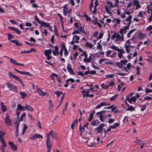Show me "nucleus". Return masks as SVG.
Wrapping results in <instances>:
<instances>
[{
	"label": "nucleus",
	"mask_w": 152,
	"mask_h": 152,
	"mask_svg": "<svg viewBox=\"0 0 152 152\" xmlns=\"http://www.w3.org/2000/svg\"><path fill=\"white\" fill-rule=\"evenodd\" d=\"M116 38V42L117 43H119L121 41H122L124 40L123 35H120L116 33L115 31H114L113 34L111 36V39H113Z\"/></svg>",
	"instance_id": "nucleus-1"
},
{
	"label": "nucleus",
	"mask_w": 152,
	"mask_h": 152,
	"mask_svg": "<svg viewBox=\"0 0 152 152\" xmlns=\"http://www.w3.org/2000/svg\"><path fill=\"white\" fill-rule=\"evenodd\" d=\"M106 112V111L105 110H102L97 112L96 114V115H99V119L102 122H104L107 118V115L105 114Z\"/></svg>",
	"instance_id": "nucleus-2"
},
{
	"label": "nucleus",
	"mask_w": 152,
	"mask_h": 152,
	"mask_svg": "<svg viewBox=\"0 0 152 152\" xmlns=\"http://www.w3.org/2000/svg\"><path fill=\"white\" fill-rule=\"evenodd\" d=\"M127 62L128 61L126 60H122L120 62H117L116 64L118 67L122 68L124 67V66H125Z\"/></svg>",
	"instance_id": "nucleus-3"
},
{
	"label": "nucleus",
	"mask_w": 152,
	"mask_h": 152,
	"mask_svg": "<svg viewBox=\"0 0 152 152\" xmlns=\"http://www.w3.org/2000/svg\"><path fill=\"white\" fill-rule=\"evenodd\" d=\"M7 86L8 88H10L12 91L16 92H18L17 88L16 86L10 83H8Z\"/></svg>",
	"instance_id": "nucleus-4"
},
{
	"label": "nucleus",
	"mask_w": 152,
	"mask_h": 152,
	"mask_svg": "<svg viewBox=\"0 0 152 152\" xmlns=\"http://www.w3.org/2000/svg\"><path fill=\"white\" fill-rule=\"evenodd\" d=\"M5 122L8 126H10L11 125V121L10 118V116L7 114H6V117L5 118Z\"/></svg>",
	"instance_id": "nucleus-5"
},
{
	"label": "nucleus",
	"mask_w": 152,
	"mask_h": 152,
	"mask_svg": "<svg viewBox=\"0 0 152 152\" xmlns=\"http://www.w3.org/2000/svg\"><path fill=\"white\" fill-rule=\"evenodd\" d=\"M67 69L68 72L72 75H74L75 73L71 68L70 64H68L67 65Z\"/></svg>",
	"instance_id": "nucleus-6"
},
{
	"label": "nucleus",
	"mask_w": 152,
	"mask_h": 152,
	"mask_svg": "<svg viewBox=\"0 0 152 152\" xmlns=\"http://www.w3.org/2000/svg\"><path fill=\"white\" fill-rule=\"evenodd\" d=\"M109 105H110V104H107V102H101L99 104H98L96 106V108L97 109H98L101 108L102 106Z\"/></svg>",
	"instance_id": "nucleus-7"
},
{
	"label": "nucleus",
	"mask_w": 152,
	"mask_h": 152,
	"mask_svg": "<svg viewBox=\"0 0 152 152\" xmlns=\"http://www.w3.org/2000/svg\"><path fill=\"white\" fill-rule=\"evenodd\" d=\"M124 46L126 52L128 53L133 49V46L131 45H125Z\"/></svg>",
	"instance_id": "nucleus-8"
},
{
	"label": "nucleus",
	"mask_w": 152,
	"mask_h": 152,
	"mask_svg": "<svg viewBox=\"0 0 152 152\" xmlns=\"http://www.w3.org/2000/svg\"><path fill=\"white\" fill-rule=\"evenodd\" d=\"M133 93H132L129 95L128 96H126V99L127 100V101L130 103H132L133 102Z\"/></svg>",
	"instance_id": "nucleus-9"
},
{
	"label": "nucleus",
	"mask_w": 152,
	"mask_h": 152,
	"mask_svg": "<svg viewBox=\"0 0 152 152\" xmlns=\"http://www.w3.org/2000/svg\"><path fill=\"white\" fill-rule=\"evenodd\" d=\"M141 8V6L139 4V2L137 1H134V8L138 9Z\"/></svg>",
	"instance_id": "nucleus-10"
},
{
	"label": "nucleus",
	"mask_w": 152,
	"mask_h": 152,
	"mask_svg": "<svg viewBox=\"0 0 152 152\" xmlns=\"http://www.w3.org/2000/svg\"><path fill=\"white\" fill-rule=\"evenodd\" d=\"M37 88V91L38 94L41 96H44L46 93L43 92L40 88H39L38 86H36Z\"/></svg>",
	"instance_id": "nucleus-11"
},
{
	"label": "nucleus",
	"mask_w": 152,
	"mask_h": 152,
	"mask_svg": "<svg viewBox=\"0 0 152 152\" xmlns=\"http://www.w3.org/2000/svg\"><path fill=\"white\" fill-rule=\"evenodd\" d=\"M14 70L17 72H18L19 73L21 74V75H28L29 76H31L32 75L31 74H30L28 72H23V71H19L18 70H17L16 69H14Z\"/></svg>",
	"instance_id": "nucleus-12"
},
{
	"label": "nucleus",
	"mask_w": 152,
	"mask_h": 152,
	"mask_svg": "<svg viewBox=\"0 0 152 152\" xmlns=\"http://www.w3.org/2000/svg\"><path fill=\"white\" fill-rule=\"evenodd\" d=\"M26 106L24 107V110H25L26 109L28 111H34V109L30 105H28L26 103Z\"/></svg>",
	"instance_id": "nucleus-13"
},
{
	"label": "nucleus",
	"mask_w": 152,
	"mask_h": 152,
	"mask_svg": "<svg viewBox=\"0 0 152 152\" xmlns=\"http://www.w3.org/2000/svg\"><path fill=\"white\" fill-rule=\"evenodd\" d=\"M132 18V16L131 15H129L125 20V21L126 22V24H127V26H129L131 23V20Z\"/></svg>",
	"instance_id": "nucleus-14"
},
{
	"label": "nucleus",
	"mask_w": 152,
	"mask_h": 152,
	"mask_svg": "<svg viewBox=\"0 0 152 152\" xmlns=\"http://www.w3.org/2000/svg\"><path fill=\"white\" fill-rule=\"evenodd\" d=\"M55 49V51L54 50L52 51L53 54L54 56H56L58 55L59 54V53L58 50V46H56L54 47Z\"/></svg>",
	"instance_id": "nucleus-15"
},
{
	"label": "nucleus",
	"mask_w": 152,
	"mask_h": 152,
	"mask_svg": "<svg viewBox=\"0 0 152 152\" xmlns=\"http://www.w3.org/2000/svg\"><path fill=\"white\" fill-rule=\"evenodd\" d=\"M62 48L64 49V54L65 56H67L68 54V52L64 44H62L61 45Z\"/></svg>",
	"instance_id": "nucleus-16"
},
{
	"label": "nucleus",
	"mask_w": 152,
	"mask_h": 152,
	"mask_svg": "<svg viewBox=\"0 0 152 152\" xmlns=\"http://www.w3.org/2000/svg\"><path fill=\"white\" fill-rule=\"evenodd\" d=\"M110 48L114 50H115L117 51L118 52H123V51L121 50V49L118 48V47L114 45H113L111 46L110 47Z\"/></svg>",
	"instance_id": "nucleus-17"
},
{
	"label": "nucleus",
	"mask_w": 152,
	"mask_h": 152,
	"mask_svg": "<svg viewBox=\"0 0 152 152\" xmlns=\"http://www.w3.org/2000/svg\"><path fill=\"white\" fill-rule=\"evenodd\" d=\"M49 133L52 138L55 139H56L57 138L56 133L53 131L51 130L49 132Z\"/></svg>",
	"instance_id": "nucleus-18"
},
{
	"label": "nucleus",
	"mask_w": 152,
	"mask_h": 152,
	"mask_svg": "<svg viewBox=\"0 0 152 152\" xmlns=\"http://www.w3.org/2000/svg\"><path fill=\"white\" fill-rule=\"evenodd\" d=\"M82 94H83V93H86V97H92L94 96L93 94H89V92H88V91H86L85 90H83L82 91Z\"/></svg>",
	"instance_id": "nucleus-19"
},
{
	"label": "nucleus",
	"mask_w": 152,
	"mask_h": 152,
	"mask_svg": "<svg viewBox=\"0 0 152 152\" xmlns=\"http://www.w3.org/2000/svg\"><path fill=\"white\" fill-rule=\"evenodd\" d=\"M8 74L9 75V77L10 78L12 77L14 78H15L17 80L19 78L17 76L13 74L12 72H8Z\"/></svg>",
	"instance_id": "nucleus-20"
},
{
	"label": "nucleus",
	"mask_w": 152,
	"mask_h": 152,
	"mask_svg": "<svg viewBox=\"0 0 152 152\" xmlns=\"http://www.w3.org/2000/svg\"><path fill=\"white\" fill-rule=\"evenodd\" d=\"M10 42L14 43L17 46H20L22 45V43L20 42H19L17 40H10Z\"/></svg>",
	"instance_id": "nucleus-21"
},
{
	"label": "nucleus",
	"mask_w": 152,
	"mask_h": 152,
	"mask_svg": "<svg viewBox=\"0 0 152 152\" xmlns=\"http://www.w3.org/2000/svg\"><path fill=\"white\" fill-rule=\"evenodd\" d=\"M1 110L3 112H4L7 109L6 106L4 105V103L2 102H1Z\"/></svg>",
	"instance_id": "nucleus-22"
},
{
	"label": "nucleus",
	"mask_w": 152,
	"mask_h": 152,
	"mask_svg": "<svg viewBox=\"0 0 152 152\" xmlns=\"http://www.w3.org/2000/svg\"><path fill=\"white\" fill-rule=\"evenodd\" d=\"M52 51L50 49H48L47 50H44V54L45 56L50 55L52 53Z\"/></svg>",
	"instance_id": "nucleus-23"
},
{
	"label": "nucleus",
	"mask_w": 152,
	"mask_h": 152,
	"mask_svg": "<svg viewBox=\"0 0 152 152\" xmlns=\"http://www.w3.org/2000/svg\"><path fill=\"white\" fill-rule=\"evenodd\" d=\"M8 28L11 29L12 31L15 32L17 33L18 34H20V31L19 30L16 28H13L12 27L10 26L8 27Z\"/></svg>",
	"instance_id": "nucleus-24"
},
{
	"label": "nucleus",
	"mask_w": 152,
	"mask_h": 152,
	"mask_svg": "<svg viewBox=\"0 0 152 152\" xmlns=\"http://www.w3.org/2000/svg\"><path fill=\"white\" fill-rule=\"evenodd\" d=\"M9 145L11 146V147L13 148L14 150H16L17 149V146L14 144L13 143L11 142H9Z\"/></svg>",
	"instance_id": "nucleus-25"
},
{
	"label": "nucleus",
	"mask_w": 152,
	"mask_h": 152,
	"mask_svg": "<svg viewBox=\"0 0 152 152\" xmlns=\"http://www.w3.org/2000/svg\"><path fill=\"white\" fill-rule=\"evenodd\" d=\"M86 144L89 147H92L94 145V143L93 142H91V140H90L89 141H86Z\"/></svg>",
	"instance_id": "nucleus-26"
},
{
	"label": "nucleus",
	"mask_w": 152,
	"mask_h": 152,
	"mask_svg": "<svg viewBox=\"0 0 152 152\" xmlns=\"http://www.w3.org/2000/svg\"><path fill=\"white\" fill-rule=\"evenodd\" d=\"M94 45L92 44L91 42H86L85 46L87 48H89L90 49H92L94 46Z\"/></svg>",
	"instance_id": "nucleus-27"
},
{
	"label": "nucleus",
	"mask_w": 152,
	"mask_h": 152,
	"mask_svg": "<svg viewBox=\"0 0 152 152\" xmlns=\"http://www.w3.org/2000/svg\"><path fill=\"white\" fill-rule=\"evenodd\" d=\"M96 73V72L95 70L88 71L85 72L84 74L85 75H87L88 74H93L95 75Z\"/></svg>",
	"instance_id": "nucleus-28"
},
{
	"label": "nucleus",
	"mask_w": 152,
	"mask_h": 152,
	"mask_svg": "<svg viewBox=\"0 0 152 152\" xmlns=\"http://www.w3.org/2000/svg\"><path fill=\"white\" fill-rule=\"evenodd\" d=\"M52 145L51 143H46V147L48 148L47 152H50Z\"/></svg>",
	"instance_id": "nucleus-29"
},
{
	"label": "nucleus",
	"mask_w": 152,
	"mask_h": 152,
	"mask_svg": "<svg viewBox=\"0 0 152 152\" xmlns=\"http://www.w3.org/2000/svg\"><path fill=\"white\" fill-rule=\"evenodd\" d=\"M104 7L105 10L106 12H107V13L110 14V16L112 15H113V14L110 11V8H109L106 5H105Z\"/></svg>",
	"instance_id": "nucleus-30"
},
{
	"label": "nucleus",
	"mask_w": 152,
	"mask_h": 152,
	"mask_svg": "<svg viewBox=\"0 0 152 152\" xmlns=\"http://www.w3.org/2000/svg\"><path fill=\"white\" fill-rule=\"evenodd\" d=\"M78 29L80 32L84 34V35L86 36V32L84 31V27H80Z\"/></svg>",
	"instance_id": "nucleus-31"
},
{
	"label": "nucleus",
	"mask_w": 152,
	"mask_h": 152,
	"mask_svg": "<svg viewBox=\"0 0 152 152\" xmlns=\"http://www.w3.org/2000/svg\"><path fill=\"white\" fill-rule=\"evenodd\" d=\"M92 59V58L91 56H89L88 58H84L83 61L85 63H90L91 62Z\"/></svg>",
	"instance_id": "nucleus-32"
},
{
	"label": "nucleus",
	"mask_w": 152,
	"mask_h": 152,
	"mask_svg": "<svg viewBox=\"0 0 152 152\" xmlns=\"http://www.w3.org/2000/svg\"><path fill=\"white\" fill-rule=\"evenodd\" d=\"M20 94L21 95V98L23 99L25 98L27 95V93H25L23 92H20Z\"/></svg>",
	"instance_id": "nucleus-33"
},
{
	"label": "nucleus",
	"mask_w": 152,
	"mask_h": 152,
	"mask_svg": "<svg viewBox=\"0 0 152 152\" xmlns=\"http://www.w3.org/2000/svg\"><path fill=\"white\" fill-rule=\"evenodd\" d=\"M24 108V107L20 104H18L17 110H19L23 111Z\"/></svg>",
	"instance_id": "nucleus-34"
},
{
	"label": "nucleus",
	"mask_w": 152,
	"mask_h": 152,
	"mask_svg": "<svg viewBox=\"0 0 152 152\" xmlns=\"http://www.w3.org/2000/svg\"><path fill=\"white\" fill-rule=\"evenodd\" d=\"M121 50H122L123 52H118V57L119 58H121L123 57L122 54L124 53H125V51L123 50V49H121Z\"/></svg>",
	"instance_id": "nucleus-35"
},
{
	"label": "nucleus",
	"mask_w": 152,
	"mask_h": 152,
	"mask_svg": "<svg viewBox=\"0 0 152 152\" xmlns=\"http://www.w3.org/2000/svg\"><path fill=\"white\" fill-rule=\"evenodd\" d=\"M103 129V127H101L99 126L96 128V129L98 130L97 133H100L102 134V130Z\"/></svg>",
	"instance_id": "nucleus-36"
},
{
	"label": "nucleus",
	"mask_w": 152,
	"mask_h": 152,
	"mask_svg": "<svg viewBox=\"0 0 152 152\" xmlns=\"http://www.w3.org/2000/svg\"><path fill=\"white\" fill-rule=\"evenodd\" d=\"M131 64L130 63H128L126 67L124 66V69L126 71H127V69L129 70L131 68Z\"/></svg>",
	"instance_id": "nucleus-37"
},
{
	"label": "nucleus",
	"mask_w": 152,
	"mask_h": 152,
	"mask_svg": "<svg viewBox=\"0 0 152 152\" xmlns=\"http://www.w3.org/2000/svg\"><path fill=\"white\" fill-rule=\"evenodd\" d=\"M1 141L3 145L1 147L5 148L6 146V145L4 140L3 138H1Z\"/></svg>",
	"instance_id": "nucleus-38"
},
{
	"label": "nucleus",
	"mask_w": 152,
	"mask_h": 152,
	"mask_svg": "<svg viewBox=\"0 0 152 152\" xmlns=\"http://www.w3.org/2000/svg\"><path fill=\"white\" fill-rule=\"evenodd\" d=\"M99 123V121L98 120H95L92 121L91 122V125L93 126H96Z\"/></svg>",
	"instance_id": "nucleus-39"
},
{
	"label": "nucleus",
	"mask_w": 152,
	"mask_h": 152,
	"mask_svg": "<svg viewBox=\"0 0 152 152\" xmlns=\"http://www.w3.org/2000/svg\"><path fill=\"white\" fill-rule=\"evenodd\" d=\"M41 22L42 23V24L44 27H48L50 25V24L48 23L45 22L42 20Z\"/></svg>",
	"instance_id": "nucleus-40"
},
{
	"label": "nucleus",
	"mask_w": 152,
	"mask_h": 152,
	"mask_svg": "<svg viewBox=\"0 0 152 152\" xmlns=\"http://www.w3.org/2000/svg\"><path fill=\"white\" fill-rule=\"evenodd\" d=\"M121 22V20L118 18H115L113 21V22L116 23V24L119 23Z\"/></svg>",
	"instance_id": "nucleus-41"
},
{
	"label": "nucleus",
	"mask_w": 152,
	"mask_h": 152,
	"mask_svg": "<svg viewBox=\"0 0 152 152\" xmlns=\"http://www.w3.org/2000/svg\"><path fill=\"white\" fill-rule=\"evenodd\" d=\"M118 96V94L115 95L110 98V100L112 101L115 100L117 98Z\"/></svg>",
	"instance_id": "nucleus-42"
},
{
	"label": "nucleus",
	"mask_w": 152,
	"mask_h": 152,
	"mask_svg": "<svg viewBox=\"0 0 152 152\" xmlns=\"http://www.w3.org/2000/svg\"><path fill=\"white\" fill-rule=\"evenodd\" d=\"M119 125V123H115L113 125L111 126L110 127L112 129H114L116 127L118 126Z\"/></svg>",
	"instance_id": "nucleus-43"
},
{
	"label": "nucleus",
	"mask_w": 152,
	"mask_h": 152,
	"mask_svg": "<svg viewBox=\"0 0 152 152\" xmlns=\"http://www.w3.org/2000/svg\"><path fill=\"white\" fill-rule=\"evenodd\" d=\"M146 37V35L145 34H142L140 33L138 34V37L140 39H143Z\"/></svg>",
	"instance_id": "nucleus-44"
},
{
	"label": "nucleus",
	"mask_w": 152,
	"mask_h": 152,
	"mask_svg": "<svg viewBox=\"0 0 152 152\" xmlns=\"http://www.w3.org/2000/svg\"><path fill=\"white\" fill-rule=\"evenodd\" d=\"M75 37V39H76V40L75 41V42L77 43H78L79 42L78 40L80 39V37H79V36H73V38H72V39H73V40H74Z\"/></svg>",
	"instance_id": "nucleus-45"
},
{
	"label": "nucleus",
	"mask_w": 152,
	"mask_h": 152,
	"mask_svg": "<svg viewBox=\"0 0 152 152\" xmlns=\"http://www.w3.org/2000/svg\"><path fill=\"white\" fill-rule=\"evenodd\" d=\"M20 123V121L19 120L17 121H16V122L15 124H16V125H15V130L16 131H18V127L19 125V124Z\"/></svg>",
	"instance_id": "nucleus-46"
},
{
	"label": "nucleus",
	"mask_w": 152,
	"mask_h": 152,
	"mask_svg": "<svg viewBox=\"0 0 152 152\" xmlns=\"http://www.w3.org/2000/svg\"><path fill=\"white\" fill-rule=\"evenodd\" d=\"M54 94L56 95L57 97H58L62 94V92L60 91H57L54 92Z\"/></svg>",
	"instance_id": "nucleus-47"
},
{
	"label": "nucleus",
	"mask_w": 152,
	"mask_h": 152,
	"mask_svg": "<svg viewBox=\"0 0 152 152\" xmlns=\"http://www.w3.org/2000/svg\"><path fill=\"white\" fill-rule=\"evenodd\" d=\"M132 41H133V37L131 39L128 40L126 42V45H130L132 43Z\"/></svg>",
	"instance_id": "nucleus-48"
},
{
	"label": "nucleus",
	"mask_w": 152,
	"mask_h": 152,
	"mask_svg": "<svg viewBox=\"0 0 152 152\" xmlns=\"http://www.w3.org/2000/svg\"><path fill=\"white\" fill-rule=\"evenodd\" d=\"M10 61L14 65H17V64H18V63L16 61L13 59L12 58H10Z\"/></svg>",
	"instance_id": "nucleus-49"
},
{
	"label": "nucleus",
	"mask_w": 152,
	"mask_h": 152,
	"mask_svg": "<svg viewBox=\"0 0 152 152\" xmlns=\"http://www.w3.org/2000/svg\"><path fill=\"white\" fill-rule=\"evenodd\" d=\"M101 86L104 89H107L108 88L109 85L105 84V83H102L101 84Z\"/></svg>",
	"instance_id": "nucleus-50"
},
{
	"label": "nucleus",
	"mask_w": 152,
	"mask_h": 152,
	"mask_svg": "<svg viewBox=\"0 0 152 152\" xmlns=\"http://www.w3.org/2000/svg\"><path fill=\"white\" fill-rule=\"evenodd\" d=\"M107 3L110 6L109 8H110V9H111V8L112 7H113V6L112 2L107 1Z\"/></svg>",
	"instance_id": "nucleus-51"
},
{
	"label": "nucleus",
	"mask_w": 152,
	"mask_h": 152,
	"mask_svg": "<svg viewBox=\"0 0 152 152\" xmlns=\"http://www.w3.org/2000/svg\"><path fill=\"white\" fill-rule=\"evenodd\" d=\"M68 11V10L67 8H66L65 7H64V9H63V14L65 16H66L67 14Z\"/></svg>",
	"instance_id": "nucleus-52"
},
{
	"label": "nucleus",
	"mask_w": 152,
	"mask_h": 152,
	"mask_svg": "<svg viewBox=\"0 0 152 152\" xmlns=\"http://www.w3.org/2000/svg\"><path fill=\"white\" fill-rule=\"evenodd\" d=\"M129 26H126L124 27L123 29L124 31V34H125L126 33V31L127 30L129 29Z\"/></svg>",
	"instance_id": "nucleus-53"
},
{
	"label": "nucleus",
	"mask_w": 152,
	"mask_h": 152,
	"mask_svg": "<svg viewBox=\"0 0 152 152\" xmlns=\"http://www.w3.org/2000/svg\"><path fill=\"white\" fill-rule=\"evenodd\" d=\"M106 76L108 77L113 78L115 77V75L113 74H107Z\"/></svg>",
	"instance_id": "nucleus-54"
},
{
	"label": "nucleus",
	"mask_w": 152,
	"mask_h": 152,
	"mask_svg": "<svg viewBox=\"0 0 152 152\" xmlns=\"http://www.w3.org/2000/svg\"><path fill=\"white\" fill-rule=\"evenodd\" d=\"M88 123L87 122L86 124L83 126L82 127V129L83 130V131H84L85 129V127L87 128L88 125Z\"/></svg>",
	"instance_id": "nucleus-55"
},
{
	"label": "nucleus",
	"mask_w": 152,
	"mask_h": 152,
	"mask_svg": "<svg viewBox=\"0 0 152 152\" xmlns=\"http://www.w3.org/2000/svg\"><path fill=\"white\" fill-rule=\"evenodd\" d=\"M13 37V36L11 34L9 33L8 35V39L10 40L11 39H12Z\"/></svg>",
	"instance_id": "nucleus-56"
},
{
	"label": "nucleus",
	"mask_w": 152,
	"mask_h": 152,
	"mask_svg": "<svg viewBox=\"0 0 152 152\" xmlns=\"http://www.w3.org/2000/svg\"><path fill=\"white\" fill-rule=\"evenodd\" d=\"M97 6V4L95 5L93 10H92V11H91L93 13H96L97 11L96 7Z\"/></svg>",
	"instance_id": "nucleus-57"
},
{
	"label": "nucleus",
	"mask_w": 152,
	"mask_h": 152,
	"mask_svg": "<svg viewBox=\"0 0 152 152\" xmlns=\"http://www.w3.org/2000/svg\"><path fill=\"white\" fill-rule=\"evenodd\" d=\"M115 120L114 118H110L108 121L107 122L110 124L112 123Z\"/></svg>",
	"instance_id": "nucleus-58"
},
{
	"label": "nucleus",
	"mask_w": 152,
	"mask_h": 152,
	"mask_svg": "<svg viewBox=\"0 0 152 152\" xmlns=\"http://www.w3.org/2000/svg\"><path fill=\"white\" fill-rule=\"evenodd\" d=\"M146 30L147 31L152 30V26L150 25L146 28ZM151 33H152V31H151Z\"/></svg>",
	"instance_id": "nucleus-59"
},
{
	"label": "nucleus",
	"mask_w": 152,
	"mask_h": 152,
	"mask_svg": "<svg viewBox=\"0 0 152 152\" xmlns=\"http://www.w3.org/2000/svg\"><path fill=\"white\" fill-rule=\"evenodd\" d=\"M97 49L99 50H102V47L101 44H100L98 43V44L97 46Z\"/></svg>",
	"instance_id": "nucleus-60"
},
{
	"label": "nucleus",
	"mask_w": 152,
	"mask_h": 152,
	"mask_svg": "<svg viewBox=\"0 0 152 152\" xmlns=\"http://www.w3.org/2000/svg\"><path fill=\"white\" fill-rule=\"evenodd\" d=\"M35 136H36V138H43V137L40 134H35Z\"/></svg>",
	"instance_id": "nucleus-61"
},
{
	"label": "nucleus",
	"mask_w": 152,
	"mask_h": 152,
	"mask_svg": "<svg viewBox=\"0 0 152 152\" xmlns=\"http://www.w3.org/2000/svg\"><path fill=\"white\" fill-rule=\"evenodd\" d=\"M145 91L146 93H150L152 92V90L151 89L147 88H145Z\"/></svg>",
	"instance_id": "nucleus-62"
},
{
	"label": "nucleus",
	"mask_w": 152,
	"mask_h": 152,
	"mask_svg": "<svg viewBox=\"0 0 152 152\" xmlns=\"http://www.w3.org/2000/svg\"><path fill=\"white\" fill-rule=\"evenodd\" d=\"M36 136H35V134H34L32 136L30 137V139L32 140H34L36 139Z\"/></svg>",
	"instance_id": "nucleus-63"
},
{
	"label": "nucleus",
	"mask_w": 152,
	"mask_h": 152,
	"mask_svg": "<svg viewBox=\"0 0 152 152\" xmlns=\"http://www.w3.org/2000/svg\"><path fill=\"white\" fill-rule=\"evenodd\" d=\"M112 52V51L110 50H108L106 52V56L107 57H109L111 54V53Z\"/></svg>",
	"instance_id": "nucleus-64"
}]
</instances>
